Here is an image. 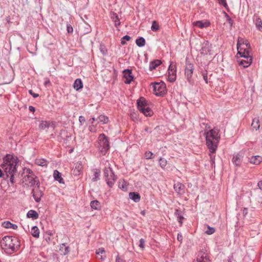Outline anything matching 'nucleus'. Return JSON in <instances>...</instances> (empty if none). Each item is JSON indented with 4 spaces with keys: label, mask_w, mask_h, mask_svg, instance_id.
Listing matches in <instances>:
<instances>
[{
    "label": "nucleus",
    "mask_w": 262,
    "mask_h": 262,
    "mask_svg": "<svg viewBox=\"0 0 262 262\" xmlns=\"http://www.w3.org/2000/svg\"><path fill=\"white\" fill-rule=\"evenodd\" d=\"M19 160L16 156L7 154L3 158V162L0 168V178L4 180L9 179L10 183L14 185L20 178V171H18Z\"/></svg>",
    "instance_id": "1"
},
{
    "label": "nucleus",
    "mask_w": 262,
    "mask_h": 262,
    "mask_svg": "<svg viewBox=\"0 0 262 262\" xmlns=\"http://www.w3.org/2000/svg\"><path fill=\"white\" fill-rule=\"evenodd\" d=\"M2 246L6 252L11 254L16 251L20 246V241L17 237L11 236H4L1 241Z\"/></svg>",
    "instance_id": "2"
},
{
    "label": "nucleus",
    "mask_w": 262,
    "mask_h": 262,
    "mask_svg": "<svg viewBox=\"0 0 262 262\" xmlns=\"http://www.w3.org/2000/svg\"><path fill=\"white\" fill-rule=\"evenodd\" d=\"M20 176L23 177L24 173L27 174V179L30 186L33 187L36 185L37 187H40V182L38 178L35 176L34 172L30 168L24 167L23 168L22 171L20 170Z\"/></svg>",
    "instance_id": "3"
},
{
    "label": "nucleus",
    "mask_w": 262,
    "mask_h": 262,
    "mask_svg": "<svg viewBox=\"0 0 262 262\" xmlns=\"http://www.w3.org/2000/svg\"><path fill=\"white\" fill-rule=\"evenodd\" d=\"M137 107L140 112L146 116H151L153 112L149 107L147 102L143 97H140L137 101Z\"/></svg>",
    "instance_id": "4"
},
{
    "label": "nucleus",
    "mask_w": 262,
    "mask_h": 262,
    "mask_svg": "<svg viewBox=\"0 0 262 262\" xmlns=\"http://www.w3.org/2000/svg\"><path fill=\"white\" fill-rule=\"evenodd\" d=\"M103 171L107 185L110 188L113 187L117 179V176L115 174L114 171L110 167H105Z\"/></svg>",
    "instance_id": "5"
},
{
    "label": "nucleus",
    "mask_w": 262,
    "mask_h": 262,
    "mask_svg": "<svg viewBox=\"0 0 262 262\" xmlns=\"http://www.w3.org/2000/svg\"><path fill=\"white\" fill-rule=\"evenodd\" d=\"M98 140L99 145L98 147L99 150L103 155H105L110 149L108 140L104 134H101L99 135Z\"/></svg>",
    "instance_id": "6"
},
{
    "label": "nucleus",
    "mask_w": 262,
    "mask_h": 262,
    "mask_svg": "<svg viewBox=\"0 0 262 262\" xmlns=\"http://www.w3.org/2000/svg\"><path fill=\"white\" fill-rule=\"evenodd\" d=\"M206 145L209 149L210 152V159L211 161V166L215 167V156L214 154L217 148V144L214 143L213 141H211L208 136L206 137Z\"/></svg>",
    "instance_id": "7"
},
{
    "label": "nucleus",
    "mask_w": 262,
    "mask_h": 262,
    "mask_svg": "<svg viewBox=\"0 0 262 262\" xmlns=\"http://www.w3.org/2000/svg\"><path fill=\"white\" fill-rule=\"evenodd\" d=\"M152 88L154 94L157 96H163L166 91L165 84L163 82L155 83Z\"/></svg>",
    "instance_id": "8"
},
{
    "label": "nucleus",
    "mask_w": 262,
    "mask_h": 262,
    "mask_svg": "<svg viewBox=\"0 0 262 262\" xmlns=\"http://www.w3.org/2000/svg\"><path fill=\"white\" fill-rule=\"evenodd\" d=\"M244 45H245L246 48H243L240 47L239 41H238V42L237 43V49L238 54L240 55V56L242 57H243L244 58H249L250 57H252L249 54V48H250V44L249 43H246L245 44H243Z\"/></svg>",
    "instance_id": "9"
},
{
    "label": "nucleus",
    "mask_w": 262,
    "mask_h": 262,
    "mask_svg": "<svg viewBox=\"0 0 262 262\" xmlns=\"http://www.w3.org/2000/svg\"><path fill=\"white\" fill-rule=\"evenodd\" d=\"M194 70L193 64L189 61L186 60L185 69V75L187 80L190 82Z\"/></svg>",
    "instance_id": "10"
},
{
    "label": "nucleus",
    "mask_w": 262,
    "mask_h": 262,
    "mask_svg": "<svg viewBox=\"0 0 262 262\" xmlns=\"http://www.w3.org/2000/svg\"><path fill=\"white\" fill-rule=\"evenodd\" d=\"M219 129L216 128H214L210 130L208 132H207L206 136H208L209 137L210 139L212 141V140H215L217 142L215 143V144H217L219 139H220V135H219ZM207 137H206V138Z\"/></svg>",
    "instance_id": "11"
},
{
    "label": "nucleus",
    "mask_w": 262,
    "mask_h": 262,
    "mask_svg": "<svg viewBox=\"0 0 262 262\" xmlns=\"http://www.w3.org/2000/svg\"><path fill=\"white\" fill-rule=\"evenodd\" d=\"M244 156V152L242 150L233 155L232 161L236 166H239L241 165Z\"/></svg>",
    "instance_id": "12"
},
{
    "label": "nucleus",
    "mask_w": 262,
    "mask_h": 262,
    "mask_svg": "<svg viewBox=\"0 0 262 262\" xmlns=\"http://www.w3.org/2000/svg\"><path fill=\"white\" fill-rule=\"evenodd\" d=\"M123 78L125 79V83L130 84L134 80V76L132 75V71L130 69H125L123 71Z\"/></svg>",
    "instance_id": "13"
},
{
    "label": "nucleus",
    "mask_w": 262,
    "mask_h": 262,
    "mask_svg": "<svg viewBox=\"0 0 262 262\" xmlns=\"http://www.w3.org/2000/svg\"><path fill=\"white\" fill-rule=\"evenodd\" d=\"M32 196L36 202H39L40 201L41 198L43 195L42 191L39 189V187H37V189L35 190L32 189Z\"/></svg>",
    "instance_id": "14"
},
{
    "label": "nucleus",
    "mask_w": 262,
    "mask_h": 262,
    "mask_svg": "<svg viewBox=\"0 0 262 262\" xmlns=\"http://www.w3.org/2000/svg\"><path fill=\"white\" fill-rule=\"evenodd\" d=\"M193 262H210V260L205 253H199L196 259Z\"/></svg>",
    "instance_id": "15"
},
{
    "label": "nucleus",
    "mask_w": 262,
    "mask_h": 262,
    "mask_svg": "<svg viewBox=\"0 0 262 262\" xmlns=\"http://www.w3.org/2000/svg\"><path fill=\"white\" fill-rule=\"evenodd\" d=\"M175 191L180 194H183L184 193L185 186L179 182L175 184L173 186Z\"/></svg>",
    "instance_id": "16"
},
{
    "label": "nucleus",
    "mask_w": 262,
    "mask_h": 262,
    "mask_svg": "<svg viewBox=\"0 0 262 262\" xmlns=\"http://www.w3.org/2000/svg\"><path fill=\"white\" fill-rule=\"evenodd\" d=\"M249 162L254 165H259L262 162V157L259 156H252L249 158Z\"/></svg>",
    "instance_id": "17"
},
{
    "label": "nucleus",
    "mask_w": 262,
    "mask_h": 262,
    "mask_svg": "<svg viewBox=\"0 0 262 262\" xmlns=\"http://www.w3.org/2000/svg\"><path fill=\"white\" fill-rule=\"evenodd\" d=\"M245 59H239L238 60V62L239 64L242 66L244 68H247L251 64L252 57Z\"/></svg>",
    "instance_id": "18"
},
{
    "label": "nucleus",
    "mask_w": 262,
    "mask_h": 262,
    "mask_svg": "<svg viewBox=\"0 0 262 262\" xmlns=\"http://www.w3.org/2000/svg\"><path fill=\"white\" fill-rule=\"evenodd\" d=\"M53 177L55 180L58 181L60 184H64L63 179L61 177V173L57 170L54 171Z\"/></svg>",
    "instance_id": "19"
},
{
    "label": "nucleus",
    "mask_w": 262,
    "mask_h": 262,
    "mask_svg": "<svg viewBox=\"0 0 262 262\" xmlns=\"http://www.w3.org/2000/svg\"><path fill=\"white\" fill-rule=\"evenodd\" d=\"M129 197L136 203L139 202L140 200V195L136 192H130L129 193Z\"/></svg>",
    "instance_id": "20"
},
{
    "label": "nucleus",
    "mask_w": 262,
    "mask_h": 262,
    "mask_svg": "<svg viewBox=\"0 0 262 262\" xmlns=\"http://www.w3.org/2000/svg\"><path fill=\"white\" fill-rule=\"evenodd\" d=\"M111 18L114 22L116 27H118L120 25V21L117 13L112 12L111 14Z\"/></svg>",
    "instance_id": "21"
},
{
    "label": "nucleus",
    "mask_w": 262,
    "mask_h": 262,
    "mask_svg": "<svg viewBox=\"0 0 262 262\" xmlns=\"http://www.w3.org/2000/svg\"><path fill=\"white\" fill-rule=\"evenodd\" d=\"M27 216V217L31 218L33 220H36L38 218L39 215L36 211L34 210H30L28 212Z\"/></svg>",
    "instance_id": "22"
},
{
    "label": "nucleus",
    "mask_w": 262,
    "mask_h": 262,
    "mask_svg": "<svg viewBox=\"0 0 262 262\" xmlns=\"http://www.w3.org/2000/svg\"><path fill=\"white\" fill-rule=\"evenodd\" d=\"M161 61L160 60L156 59L150 62L149 64V70L152 71L155 69L157 67L161 64Z\"/></svg>",
    "instance_id": "23"
},
{
    "label": "nucleus",
    "mask_w": 262,
    "mask_h": 262,
    "mask_svg": "<svg viewBox=\"0 0 262 262\" xmlns=\"http://www.w3.org/2000/svg\"><path fill=\"white\" fill-rule=\"evenodd\" d=\"M2 226L5 228H12L16 230L17 229V226L16 224H13L9 221H6L3 223Z\"/></svg>",
    "instance_id": "24"
},
{
    "label": "nucleus",
    "mask_w": 262,
    "mask_h": 262,
    "mask_svg": "<svg viewBox=\"0 0 262 262\" xmlns=\"http://www.w3.org/2000/svg\"><path fill=\"white\" fill-rule=\"evenodd\" d=\"M168 80L172 82L174 81L176 79V71L174 70H171L168 71Z\"/></svg>",
    "instance_id": "25"
},
{
    "label": "nucleus",
    "mask_w": 262,
    "mask_h": 262,
    "mask_svg": "<svg viewBox=\"0 0 262 262\" xmlns=\"http://www.w3.org/2000/svg\"><path fill=\"white\" fill-rule=\"evenodd\" d=\"M74 88L78 91L83 88V83L80 79H76L74 83Z\"/></svg>",
    "instance_id": "26"
},
{
    "label": "nucleus",
    "mask_w": 262,
    "mask_h": 262,
    "mask_svg": "<svg viewBox=\"0 0 262 262\" xmlns=\"http://www.w3.org/2000/svg\"><path fill=\"white\" fill-rule=\"evenodd\" d=\"M82 170V165L80 163H77L75 168L73 169V173L75 176H78L80 174V172Z\"/></svg>",
    "instance_id": "27"
},
{
    "label": "nucleus",
    "mask_w": 262,
    "mask_h": 262,
    "mask_svg": "<svg viewBox=\"0 0 262 262\" xmlns=\"http://www.w3.org/2000/svg\"><path fill=\"white\" fill-rule=\"evenodd\" d=\"M50 126L51 123L49 121H41L39 125V129L43 130L46 128H48Z\"/></svg>",
    "instance_id": "28"
},
{
    "label": "nucleus",
    "mask_w": 262,
    "mask_h": 262,
    "mask_svg": "<svg viewBox=\"0 0 262 262\" xmlns=\"http://www.w3.org/2000/svg\"><path fill=\"white\" fill-rule=\"evenodd\" d=\"M94 177L92 180L93 182H96L100 179V170L99 169H94Z\"/></svg>",
    "instance_id": "29"
},
{
    "label": "nucleus",
    "mask_w": 262,
    "mask_h": 262,
    "mask_svg": "<svg viewBox=\"0 0 262 262\" xmlns=\"http://www.w3.org/2000/svg\"><path fill=\"white\" fill-rule=\"evenodd\" d=\"M118 187L123 191H126L127 190V183L124 180H121L118 182Z\"/></svg>",
    "instance_id": "30"
},
{
    "label": "nucleus",
    "mask_w": 262,
    "mask_h": 262,
    "mask_svg": "<svg viewBox=\"0 0 262 262\" xmlns=\"http://www.w3.org/2000/svg\"><path fill=\"white\" fill-rule=\"evenodd\" d=\"M90 205L92 208L95 209V210H98L100 209L101 208V205L100 202L97 200H94L93 201H91L90 203Z\"/></svg>",
    "instance_id": "31"
},
{
    "label": "nucleus",
    "mask_w": 262,
    "mask_h": 262,
    "mask_svg": "<svg viewBox=\"0 0 262 262\" xmlns=\"http://www.w3.org/2000/svg\"><path fill=\"white\" fill-rule=\"evenodd\" d=\"M251 126L253 128H255L256 130H257L258 129H259V128L260 127V124H259V120L258 117L255 118L253 119V121H252V122L251 124Z\"/></svg>",
    "instance_id": "32"
},
{
    "label": "nucleus",
    "mask_w": 262,
    "mask_h": 262,
    "mask_svg": "<svg viewBox=\"0 0 262 262\" xmlns=\"http://www.w3.org/2000/svg\"><path fill=\"white\" fill-rule=\"evenodd\" d=\"M137 45L139 47H142L145 45V39L143 37H140L136 40Z\"/></svg>",
    "instance_id": "33"
},
{
    "label": "nucleus",
    "mask_w": 262,
    "mask_h": 262,
    "mask_svg": "<svg viewBox=\"0 0 262 262\" xmlns=\"http://www.w3.org/2000/svg\"><path fill=\"white\" fill-rule=\"evenodd\" d=\"M32 235L33 237L38 238L39 236V230L38 228L35 226L32 228Z\"/></svg>",
    "instance_id": "34"
},
{
    "label": "nucleus",
    "mask_w": 262,
    "mask_h": 262,
    "mask_svg": "<svg viewBox=\"0 0 262 262\" xmlns=\"http://www.w3.org/2000/svg\"><path fill=\"white\" fill-rule=\"evenodd\" d=\"M48 161L44 159H39L35 160V164L41 166H47Z\"/></svg>",
    "instance_id": "35"
},
{
    "label": "nucleus",
    "mask_w": 262,
    "mask_h": 262,
    "mask_svg": "<svg viewBox=\"0 0 262 262\" xmlns=\"http://www.w3.org/2000/svg\"><path fill=\"white\" fill-rule=\"evenodd\" d=\"M59 250L61 251L64 255L67 254L70 251V248L68 246H66V244H62L60 245Z\"/></svg>",
    "instance_id": "36"
},
{
    "label": "nucleus",
    "mask_w": 262,
    "mask_h": 262,
    "mask_svg": "<svg viewBox=\"0 0 262 262\" xmlns=\"http://www.w3.org/2000/svg\"><path fill=\"white\" fill-rule=\"evenodd\" d=\"M209 42L208 41L204 42L202 47V51L203 53L207 54L209 51Z\"/></svg>",
    "instance_id": "37"
},
{
    "label": "nucleus",
    "mask_w": 262,
    "mask_h": 262,
    "mask_svg": "<svg viewBox=\"0 0 262 262\" xmlns=\"http://www.w3.org/2000/svg\"><path fill=\"white\" fill-rule=\"evenodd\" d=\"M99 122L102 123V124H105L108 121V118L104 115L99 116L97 119Z\"/></svg>",
    "instance_id": "38"
},
{
    "label": "nucleus",
    "mask_w": 262,
    "mask_h": 262,
    "mask_svg": "<svg viewBox=\"0 0 262 262\" xmlns=\"http://www.w3.org/2000/svg\"><path fill=\"white\" fill-rule=\"evenodd\" d=\"M193 25L200 28H203L208 26L206 23H204L202 21H196L193 23Z\"/></svg>",
    "instance_id": "39"
},
{
    "label": "nucleus",
    "mask_w": 262,
    "mask_h": 262,
    "mask_svg": "<svg viewBox=\"0 0 262 262\" xmlns=\"http://www.w3.org/2000/svg\"><path fill=\"white\" fill-rule=\"evenodd\" d=\"M255 25L257 29L262 31V20L260 18H257L255 21Z\"/></svg>",
    "instance_id": "40"
},
{
    "label": "nucleus",
    "mask_w": 262,
    "mask_h": 262,
    "mask_svg": "<svg viewBox=\"0 0 262 262\" xmlns=\"http://www.w3.org/2000/svg\"><path fill=\"white\" fill-rule=\"evenodd\" d=\"M130 39H131V37L127 35L124 36L121 39V44L122 45H126V42L125 40L129 41L130 40Z\"/></svg>",
    "instance_id": "41"
},
{
    "label": "nucleus",
    "mask_w": 262,
    "mask_h": 262,
    "mask_svg": "<svg viewBox=\"0 0 262 262\" xmlns=\"http://www.w3.org/2000/svg\"><path fill=\"white\" fill-rule=\"evenodd\" d=\"M159 164H160V166L162 168H164L167 164L166 160L163 158H160L159 160Z\"/></svg>",
    "instance_id": "42"
},
{
    "label": "nucleus",
    "mask_w": 262,
    "mask_h": 262,
    "mask_svg": "<svg viewBox=\"0 0 262 262\" xmlns=\"http://www.w3.org/2000/svg\"><path fill=\"white\" fill-rule=\"evenodd\" d=\"M100 50L101 53L103 55H106L107 53V51L106 48H105L104 45H100Z\"/></svg>",
    "instance_id": "43"
},
{
    "label": "nucleus",
    "mask_w": 262,
    "mask_h": 262,
    "mask_svg": "<svg viewBox=\"0 0 262 262\" xmlns=\"http://www.w3.org/2000/svg\"><path fill=\"white\" fill-rule=\"evenodd\" d=\"M207 227H208V230L205 231V233L207 234L211 235L214 233V232L215 231V228H214L213 227H211L209 226H208Z\"/></svg>",
    "instance_id": "44"
},
{
    "label": "nucleus",
    "mask_w": 262,
    "mask_h": 262,
    "mask_svg": "<svg viewBox=\"0 0 262 262\" xmlns=\"http://www.w3.org/2000/svg\"><path fill=\"white\" fill-rule=\"evenodd\" d=\"M219 3L221 5H223L226 9L228 10V6L227 4L226 0H217Z\"/></svg>",
    "instance_id": "45"
},
{
    "label": "nucleus",
    "mask_w": 262,
    "mask_h": 262,
    "mask_svg": "<svg viewBox=\"0 0 262 262\" xmlns=\"http://www.w3.org/2000/svg\"><path fill=\"white\" fill-rule=\"evenodd\" d=\"M202 76L204 80H205L206 83H210V81H208L207 77V72L206 71L202 72Z\"/></svg>",
    "instance_id": "46"
},
{
    "label": "nucleus",
    "mask_w": 262,
    "mask_h": 262,
    "mask_svg": "<svg viewBox=\"0 0 262 262\" xmlns=\"http://www.w3.org/2000/svg\"><path fill=\"white\" fill-rule=\"evenodd\" d=\"M152 155L153 154L151 151H146L144 154V157L146 159H150L152 158Z\"/></svg>",
    "instance_id": "47"
},
{
    "label": "nucleus",
    "mask_w": 262,
    "mask_h": 262,
    "mask_svg": "<svg viewBox=\"0 0 262 262\" xmlns=\"http://www.w3.org/2000/svg\"><path fill=\"white\" fill-rule=\"evenodd\" d=\"M159 28V25L156 23V21H154L151 28V30L152 31H157Z\"/></svg>",
    "instance_id": "48"
},
{
    "label": "nucleus",
    "mask_w": 262,
    "mask_h": 262,
    "mask_svg": "<svg viewBox=\"0 0 262 262\" xmlns=\"http://www.w3.org/2000/svg\"><path fill=\"white\" fill-rule=\"evenodd\" d=\"M139 242H140V244H139V246L141 248L143 249L144 248V243H145L144 240L143 238H141L139 241Z\"/></svg>",
    "instance_id": "49"
},
{
    "label": "nucleus",
    "mask_w": 262,
    "mask_h": 262,
    "mask_svg": "<svg viewBox=\"0 0 262 262\" xmlns=\"http://www.w3.org/2000/svg\"><path fill=\"white\" fill-rule=\"evenodd\" d=\"M67 30L69 33H72L73 31V27L70 25H68L67 26Z\"/></svg>",
    "instance_id": "50"
},
{
    "label": "nucleus",
    "mask_w": 262,
    "mask_h": 262,
    "mask_svg": "<svg viewBox=\"0 0 262 262\" xmlns=\"http://www.w3.org/2000/svg\"><path fill=\"white\" fill-rule=\"evenodd\" d=\"M181 213H182V211L178 209H175V211H174V215L178 217L179 216H180L181 215Z\"/></svg>",
    "instance_id": "51"
},
{
    "label": "nucleus",
    "mask_w": 262,
    "mask_h": 262,
    "mask_svg": "<svg viewBox=\"0 0 262 262\" xmlns=\"http://www.w3.org/2000/svg\"><path fill=\"white\" fill-rule=\"evenodd\" d=\"M29 93L34 98H37L39 96L38 94L34 93L32 90L29 91Z\"/></svg>",
    "instance_id": "52"
},
{
    "label": "nucleus",
    "mask_w": 262,
    "mask_h": 262,
    "mask_svg": "<svg viewBox=\"0 0 262 262\" xmlns=\"http://www.w3.org/2000/svg\"><path fill=\"white\" fill-rule=\"evenodd\" d=\"M177 218L178 221L180 224V226H181L183 224L182 220L184 219V217L182 215H181L180 216H179Z\"/></svg>",
    "instance_id": "53"
},
{
    "label": "nucleus",
    "mask_w": 262,
    "mask_h": 262,
    "mask_svg": "<svg viewBox=\"0 0 262 262\" xmlns=\"http://www.w3.org/2000/svg\"><path fill=\"white\" fill-rule=\"evenodd\" d=\"M104 252H105V251L103 248H99L98 250H97L96 253L97 254H99L100 253L102 254L103 253H104Z\"/></svg>",
    "instance_id": "54"
},
{
    "label": "nucleus",
    "mask_w": 262,
    "mask_h": 262,
    "mask_svg": "<svg viewBox=\"0 0 262 262\" xmlns=\"http://www.w3.org/2000/svg\"><path fill=\"white\" fill-rule=\"evenodd\" d=\"M79 121L81 123H82L85 121V118L82 116H80L79 117Z\"/></svg>",
    "instance_id": "55"
},
{
    "label": "nucleus",
    "mask_w": 262,
    "mask_h": 262,
    "mask_svg": "<svg viewBox=\"0 0 262 262\" xmlns=\"http://www.w3.org/2000/svg\"><path fill=\"white\" fill-rule=\"evenodd\" d=\"M177 239L179 242H182L183 240V236L181 233H178L177 235Z\"/></svg>",
    "instance_id": "56"
},
{
    "label": "nucleus",
    "mask_w": 262,
    "mask_h": 262,
    "mask_svg": "<svg viewBox=\"0 0 262 262\" xmlns=\"http://www.w3.org/2000/svg\"><path fill=\"white\" fill-rule=\"evenodd\" d=\"M227 22L230 25V26H232L233 24V20L231 17H229L228 19H227Z\"/></svg>",
    "instance_id": "57"
},
{
    "label": "nucleus",
    "mask_w": 262,
    "mask_h": 262,
    "mask_svg": "<svg viewBox=\"0 0 262 262\" xmlns=\"http://www.w3.org/2000/svg\"><path fill=\"white\" fill-rule=\"evenodd\" d=\"M116 262H125V261L119 256H117L116 258Z\"/></svg>",
    "instance_id": "58"
},
{
    "label": "nucleus",
    "mask_w": 262,
    "mask_h": 262,
    "mask_svg": "<svg viewBox=\"0 0 262 262\" xmlns=\"http://www.w3.org/2000/svg\"><path fill=\"white\" fill-rule=\"evenodd\" d=\"M171 70H174V71H176V68L175 65H172L170 64L168 68V71H170Z\"/></svg>",
    "instance_id": "59"
},
{
    "label": "nucleus",
    "mask_w": 262,
    "mask_h": 262,
    "mask_svg": "<svg viewBox=\"0 0 262 262\" xmlns=\"http://www.w3.org/2000/svg\"><path fill=\"white\" fill-rule=\"evenodd\" d=\"M257 186L260 190H262V180L258 182Z\"/></svg>",
    "instance_id": "60"
},
{
    "label": "nucleus",
    "mask_w": 262,
    "mask_h": 262,
    "mask_svg": "<svg viewBox=\"0 0 262 262\" xmlns=\"http://www.w3.org/2000/svg\"><path fill=\"white\" fill-rule=\"evenodd\" d=\"M29 110L31 112H34L35 111V108L33 106H29Z\"/></svg>",
    "instance_id": "61"
},
{
    "label": "nucleus",
    "mask_w": 262,
    "mask_h": 262,
    "mask_svg": "<svg viewBox=\"0 0 262 262\" xmlns=\"http://www.w3.org/2000/svg\"><path fill=\"white\" fill-rule=\"evenodd\" d=\"M45 86H48L49 84H51V82L49 80L46 81L44 83Z\"/></svg>",
    "instance_id": "62"
},
{
    "label": "nucleus",
    "mask_w": 262,
    "mask_h": 262,
    "mask_svg": "<svg viewBox=\"0 0 262 262\" xmlns=\"http://www.w3.org/2000/svg\"><path fill=\"white\" fill-rule=\"evenodd\" d=\"M95 120V118H92L90 119V121H91V123H93L94 121Z\"/></svg>",
    "instance_id": "63"
},
{
    "label": "nucleus",
    "mask_w": 262,
    "mask_h": 262,
    "mask_svg": "<svg viewBox=\"0 0 262 262\" xmlns=\"http://www.w3.org/2000/svg\"><path fill=\"white\" fill-rule=\"evenodd\" d=\"M141 214L143 215H145V210H143L141 212Z\"/></svg>",
    "instance_id": "64"
}]
</instances>
